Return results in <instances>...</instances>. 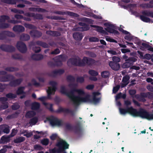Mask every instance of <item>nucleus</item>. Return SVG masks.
I'll list each match as a JSON object with an SVG mask.
<instances>
[{"mask_svg": "<svg viewBox=\"0 0 153 153\" xmlns=\"http://www.w3.org/2000/svg\"><path fill=\"white\" fill-rule=\"evenodd\" d=\"M1 1L4 3L10 4H16L17 2H22V3L28 4H31L29 1L26 0H1Z\"/></svg>", "mask_w": 153, "mask_h": 153, "instance_id": "11", "label": "nucleus"}, {"mask_svg": "<svg viewBox=\"0 0 153 153\" xmlns=\"http://www.w3.org/2000/svg\"><path fill=\"white\" fill-rule=\"evenodd\" d=\"M15 36L13 33L8 30H3L0 32V40L6 39L8 37H13Z\"/></svg>", "mask_w": 153, "mask_h": 153, "instance_id": "9", "label": "nucleus"}, {"mask_svg": "<svg viewBox=\"0 0 153 153\" xmlns=\"http://www.w3.org/2000/svg\"><path fill=\"white\" fill-rule=\"evenodd\" d=\"M67 81L69 82H74L75 81V77L71 75H68L66 77Z\"/></svg>", "mask_w": 153, "mask_h": 153, "instance_id": "44", "label": "nucleus"}, {"mask_svg": "<svg viewBox=\"0 0 153 153\" xmlns=\"http://www.w3.org/2000/svg\"><path fill=\"white\" fill-rule=\"evenodd\" d=\"M36 114V112L32 111H27L25 115V117L27 118H30L34 117Z\"/></svg>", "mask_w": 153, "mask_h": 153, "instance_id": "30", "label": "nucleus"}, {"mask_svg": "<svg viewBox=\"0 0 153 153\" xmlns=\"http://www.w3.org/2000/svg\"><path fill=\"white\" fill-rule=\"evenodd\" d=\"M0 48L3 51L9 52H13L15 50L13 46L5 44L1 45L0 46Z\"/></svg>", "mask_w": 153, "mask_h": 153, "instance_id": "12", "label": "nucleus"}, {"mask_svg": "<svg viewBox=\"0 0 153 153\" xmlns=\"http://www.w3.org/2000/svg\"><path fill=\"white\" fill-rule=\"evenodd\" d=\"M25 140V137H20L14 140V142L15 143H19L24 141Z\"/></svg>", "mask_w": 153, "mask_h": 153, "instance_id": "40", "label": "nucleus"}, {"mask_svg": "<svg viewBox=\"0 0 153 153\" xmlns=\"http://www.w3.org/2000/svg\"><path fill=\"white\" fill-rule=\"evenodd\" d=\"M30 39L29 35L25 33L22 34L20 37V39L23 41H27Z\"/></svg>", "mask_w": 153, "mask_h": 153, "instance_id": "38", "label": "nucleus"}, {"mask_svg": "<svg viewBox=\"0 0 153 153\" xmlns=\"http://www.w3.org/2000/svg\"><path fill=\"white\" fill-rule=\"evenodd\" d=\"M86 54L90 57L92 58H95L96 57L97 55L94 52L87 51L86 52Z\"/></svg>", "mask_w": 153, "mask_h": 153, "instance_id": "52", "label": "nucleus"}, {"mask_svg": "<svg viewBox=\"0 0 153 153\" xmlns=\"http://www.w3.org/2000/svg\"><path fill=\"white\" fill-rule=\"evenodd\" d=\"M30 34L32 37L39 38L42 36V33L37 30H32L30 32Z\"/></svg>", "mask_w": 153, "mask_h": 153, "instance_id": "22", "label": "nucleus"}, {"mask_svg": "<svg viewBox=\"0 0 153 153\" xmlns=\"http://www.w3.org/2000/svg\"><path fill=\"white\" fill-rule=\"evenodd\" d=\"M89 41L90 42H98L99 39L96 37H91L89 38Z\"/></svg>", "mask_w": 153, "mask_h": 153, "instance_id": "64", "label": "nucleus"}, {"mask_svg": "<svg viewBox=\"0 0 153 153\" xmlns=\"http://www.w3.org/2000/svg\"><path fill=\"white\" fill-rule=\"evenodd\" d=\"M19 70L17 68L12 67H7L5 68V71L10 72L16 71Z\"/></svg>", "mask_w": 153, "mask_h": 153, "instance_id": "36", "label": "nucleus"}, {"mask_svg": "<svg viewBox=\"0 0 153 153\" xmlns=\"http://www.w3.org/2000/svg\"><path fill=\"white\" fill-rule=\"evenodd\" d=\"M57 113L63 112L66 114H70L72 116H74L75 114L74 110H71L68 108L60 107L55 111Z\"/></svg>", "mask_w": 153, "mask_h": 153, "instance_id": "14", "label": "nucleus"}, {"mask_svg": "<svg viewBox=\"0 0 153 153\" xmlns=\"http://www.w3.org/2000/svg\"><path fill=\"white\" fill-rule=\"evenodd\" d=\"M65 127L66 129L68 130H73L74 132L76 134H79L82 131V126L81 122L78 121L77 122L76 125L73 127L71 124L66 123Z\"/></svg>", "mask_w": 153, "mask_h": 153, "instance_id": "6", "label": "nucleus"}, {"mask_svg": "<svg viewBox=\"0 0 153 153\" xmlns=\"http://www.w3.org/2000/svg\"><path fill=\"white\" fill-rule=\"evenodd\" d=\"M109 65L112 69L116 71L118 70L120 68L119 63L112 61L109 62Z\"/></svg>", "mask_w": 153, "mask_h": 153, "instance_id": "23", "label": "nucleus"}, {"mask_svg": "<svg viewBox=\"0 0 153 153\" xmlns=\"http://www.w3.org/2000/svg\"><path fill=\"white\" fill-rule=\"evenodd\" d=\"M142 96L143 97H148L149 99H152L153 98V93L148 92L147 93H144L142 94Z\"/></svg>", "mask_w": 153, "mask_h": 153, "instance_id": "41", "label": "nucleus"}, {"mask_svg": "<svg viewBox=\"0 0 153 153\" xmlns=\"http://www.w3.org/2000/svg\"><path fill=\"white\" fill-rule=\"evenodd\" d=\"M137 60V59L134 57H129L126 60L127 61L126 62L123 64L122 67L123 68H130L133 65L134 62H136Z\"/></svg>", "mask_w": 153, "mask_h": 153, "instance_id": "10", "label": "nucleus"}, {"mask_svg": "<svg viewBox=\"0 0 153 153\" xmlns=\"http://www.w3.org/2000/svg\"><path fill=\"white\" fill-rule=\"evenodd\" d=\"M25 88L24 87H19L16 91V94L18 95H20L22 94L25 93L24 90Z\"/></svg>", "mask_w": 153, "mask_h": 153, "instance_id": "46", "label": "nucleus"}, {"mask_svg": "<svg viewBox=\"0 0 153 153\" xmlns=\"http://www.w3.org/2000/svg\"><path fill=\"white\" fill-rule=\"evenodd\" d=\"M34 16L33 18L34 19L42 20L43 19V17L42 15L36 13L35 14L34 13Z\"/></svg>", "mask_w": 153, "mask_h": 153, "instance_id": "47", "label": "nucleus"}, {"mask_svg": "<svg viewBox=\"0 0 153 153\" xmlns=\"http://www.w3.org/2000/svg\"><path fill=\"white\" fill-rule=\"evenodd\" d=\"M12 58L16 59H22V57L20 55L18 54H15L13 55Z\"/></svg>", "mask_w": 153, "mask_h": 153, "instance_id": "58", "label": "nucleus"}, {"mask_svg": "<svg viewBox=\"0 0 153 153\" xmlns=\"http://www.w3.org/2000/svg\"><path fill=\"white\" fill-rule=\"evenodd\" d=\"M33 50L36 53H37L41 51V49L39 47L35 46L33 47Z\"/></svg>", "mask_w": 153, "mask_h": 153, "instance_id": "62", "label": "nucleus"}, {"mask_svg": "<svg viewBox=\"0 0 153 153\" xmlns=\"http://www.w3.org/2000/svg\"><path fill=\"white\" fill-rule=\"evenodd\" d=\"M8 99L7 97H0V102L2 105L1 106L3 109H5L7 108L8 107V103L7 102Z\"/></svg>", "mask_w": 153, "mask_h": 153, "instance_id": "18", "label": "nucleus"}, {"mask_svg": "<svg viewBox=\"0 0 153 153\" xmlns=\"http://www.w3.org/2000/svg\"><path fill=\"white\" fill-rule=\"evenodd\" d=\"M109 72L108 71H105L101 73V76L104 78L108 77L109 75Z\"/></svg>", "mask_w": 153, "mask_h": 153, "instance_id": "55", "label": "nucleus"}, {"mask_svg": "<svg viewBox=\"0 0 153 153\" xmlns=\"http://www.w3.org/2000/svg\"><path fill=\"white\" fill-rule=\"evenodd\" d=\"M38 118L36 117H35L30 119L29 123L33 125H35L38 121Z\"/></svg>", "mask_w": 153, "mask_h": 153, "instance_id": "42", "label": "nucleus"}, {"mask_svg": "<svg viewBox=\"0 0 153 153\" xmlns=\"http://www.w3.org/2000/svg\"><path fill=\"white\" fill-rule=\"evenodd\" d=\"M24 26L27 28L33 29L36 28V26L32 24H29L27 23H25L24 24Z\"/></svg>", "mask_w": 153, "mask_h": 153, "instance_id": "54", "label": "nucleus"}, {"mask_svg": "<svg viewBox=\"0 0 153 153\" xmlns=\"http://www.w3.org/2000/svg\"><path fill=\"white\" fill-rule=\"evenodd\" d=\"M56 146L58 147V149H56L53 148L50 150V153H60L63 152L65 150L68 149L69 145L66 141L63 140H60L56 144Z\"/></svg>", "mask_w": 153, "mask_h": 153, "instance_id": "3", "label": "nucleus"}, {"mask_svg": "<svg viewBox=\"0 0 153 153\" xmlns=\"http://www.w3.org/2000/svg\"><path fill=\"white\" fill-rule=\"evenodd\" d=\"M72 91L73 92V96H71V100L73 102V103L74 102V101H76L77 100V99L74 97V96H76L74 95V92H77L79 95H83L85 94V93L84 91L81 89H77L74 88L72 90Z\"/></svg>", "mask_w": 153, "mask_h": 153, "instance_id": "15", "label": "nucleus"}, {"mask_svg": "<svg viewBox=\"0 0 153 153\" xmlns=\"http://www.w3.org/2000/svg\"><path fill=\"white\" fill-rule=\"evenodd\" d=\"M14 79L13 76L10 74H7L4 76H0V82H6L12 80Z\"/></svg>", "mask_w": 153, "mask_h": 153, "instance_id": "17", "label": "nucleus"}, {"mask_svg": "<svg viewBox=\"0 0 153 153\" xmlns=\"http://www.w3.org/2000/svg\"><path fill=\"white\" fill-rule=\"evenodd\" d=\"M105 25L108 27H107L106 28H105V30H104L102 34L105 35H108V34L107 32L110 33L114 34L116 35H119L120 33L117 30L113 29H115L116 28L115 26L114 25L109 23H105Z\"/></svg>", "mask_w": 153, "mask_h": 153, "instance_id": "7", "label": "nucleus"}, {"mask_svg": "<svg viewBox=\"0 0 153 153\" xmlns=\"http://www.w3.org/2000/svg\"><path fill=\"white\" fill-rule=\"evenodd\" d=\"M88 73L91 76H96L98 75L97 72L93 70H89L88 71Z\"/></svg>", "mask_w": 153, "mask_h": 153, "instance_id": "51", "label": "nucleus"}, {"mask_svg": "<svg viewBox=\"0 0 153 153\" xmlns=\"http://www.w3.org/2000/svg\"><path fill=\"white\" fill-rule=\"evenodd\" d=\"M48 120L51 125L52 126H61L63 125V121L62 120L53 116H52L49 118Z\"/></svg>", "mask_w": 153, "mask_h": 153, "instance_id": "8", "label": "nucleus"}, {"mask_svg": "<svg viewBox=\"0 0 153 153\" xmlns=\"http://www.w3.org/2000/svg\"><path fill=\"white\" fill-rule=\"evenodd\" d=\"M10 137H10V135L7 137L3 136L1 137V140L2 142H8L10 141Z\"/></svg>", "mask_w": 153, "mask_h": 153, "instance_id": "49", "label": "nucleus"}, {"mask_svg": "<svg viewBox=\"0 0 153 153\" xmlns=\"http://www.w3.org/2000/svg\"><path fill=\"white\" fill-rule=\"evenodd\" d=\"M49 84L50 85H51L52 86V88L51 87H49L48 89L53 91V94H54L55 92L57 89L56 86L57 85V83L55 81H51L49 82Z\"/></svg>", "mask_w": 153, "mask_h": 153, "instance_id": "26", "label": "nucleus"}, {"mask_svg": "<svg viewBox=\"0 0 153 153\" xmlns=\"http://www.w3.org/2000/svg\"><path fill=\"white\" fill-rule=\"evenodd\" d=\"M90 29V27L89 26L86 24L83 27H82L80 28L79 30H80L81 31H87L89 30Z\"/></svg>", "mask_w": 153, "mask_h": 153, "instance_id": "56", "label": "nucleus"}, {"mask_svg": "<svg viewBox=\"0 0 153 153\" xmlns=\"http://www.w3.org/2000/svg\"><path fill=\"white\" fill-rule=\"evenodd\" d=\"M78 67H84L86 65L89 66L95 65L97 62L93 59L84 56L82 59L79 57Z\"/></svg>", "mask_w": 153, "mask_h": 153, "instance_id": "4", "label": "nucleus"}, {"mask_svg": "<svg viewBox=\"0 0 153 153\" xmlns=\"http://www.w3.org/2000/svg\"><path fill=\"white\" fill-rule=\"evenodd\" d=\"M16 47L19 51L22 53H25L27 51V48L26 45L22 42L19 41L17 42Z\"/></svg>", "mask_w": 153, "mask_h": 153, "instance_id": "13", "label": "nucleus"}, {"mask_svg": "<svg viewBox=\"0 0 153 153\" xmlns=\"http://www.w3.org/2000/svg\"><path fill=\"white\" fill-rule=\"evenodd\" d=\"M43 104L49 110L51 111H53V105L52 104H49L48 103L43 102Z\"/></svg>", "mask_w": 153, "mask_h": 153, "instance_id": "45", "label": "nucleus"}, {"mask_svg": "<svg viewBox=\"0 0 153 153\" xmlns=\"http://www.w3.org/2000/svg\"><path fill=\"white\" fill-rule=\"evenodd\" d=\"M60 52V50L58 48L55 49L53 51L51 52L49 54L52 55H57Z\"/></svg>", "mask_w": 153, "mask_h": 153, "instance_id": "59", "label": "nucleus"}, {"mask_svg": "<svg viewBox=\"0 0 153 153\" xmlns=\"http://www.w3.org/2000/svg\"><path fill=\"white\" fill-rule=\"evenodd\" d=\"M40 105L39 103L35 102L32 104L31 108L32 110H37L40 108Z\"/></svg>", "mask_w": 153, "mask_h": 153, "instance_id": "33", "label": "nucleus"}, {"mask_svg": "<svg viewBox=\"0 0 153 153\" xmlns=\"http://www.w3.org/2000/svg\"><path fill=\"white\" fill-rule=\"evenodd\" d=\"M46 18L48 19H54V20H63L64 19L62 17L60 16H46Z\"/></svg>", "mask_w": 153, "mask_h": 153, "instance_id": "43", "label": "nucleus"}, {"mask_svg": "<svg viewBox=\"0 0 153 153\" xmlns=\"http://www.w3.org/2000/svg\"><path fill=\"white\" fill-rule=\"evenodd\" d=\"M31 58L35 61H39L43 58V56L41 54H34L31 56Z\"/></svg>", "mask_w": 153, "mask_h": 153, "instance_id": "27", "label": "nucleus"}, {"mask_svg": "<svg viewBox=\"0 0 153 153\" xmlns=\"http://www.w3.org/2000/svg\"><path fill=\"white\" fill-rule=\"evenodd\" d=\"M128 108H127L126 109L122 108H119L120 112L121 114H124L127 113H128Z\"/></svg>", "mask_w": 153, "mask_h": 153, "instance_id": "50", "label": "nucleus"}, {"mask_svg": "<svg viewBox=\"0 0 153 153\" xmlns=\"http://www.w3.org/2000/svg\"><path fill=\"white\" fill-rule=\"evenodd\" d=\"M49 143V140L48 138H44L42 140L41 143L42 144L45 146L48 145Z\"/></svg>", "mask_w": 153, "mask_h": 153, "instance_id": "57", "label": "nucleus"}, {"mask_svg": "<svg viewBox=\"0 0 153 153\" xmlns=\"http://www.w3.org/2000/svg\"><path fill=\"white\" fill-rule=\"evenodd\" d=\"M73 37L76 40L80 41L82 39L83 36L81 33L75 32L73 33Z\"/></svg>", "mask_w": 153, "mask_h": 153, "instance_id": "28", "label": "nucleus"}, {"mask_svg": "<svg viewBox=\"0 0 153 153\" xmlns=\"http://www.w3.org/2000/svg\"><path fill=\"white\" fill-rule=\"evenodd\" d=\"M54 13L59 15H67L68 16L75 17L76 16V15H77V14L76 13L69 11H54Z\"/></svg>", "mask_w": 153, "mask_h": 153, "instance_id": "20", "label": "nucleus"}, {"mask_svg": "<svg viewBox=\"0 0 153 153\" xmlns=\"http://www.w3.org/2000/svg\"><path fill=\"white\" fill-rule=\"evenodd\" d=\"M10 17L7 15H3L0 16V29H5L10 27V24L5 23L6 20H8V22L14 24L20 22V21L14 20L10 19Z\"/></svg>", "mask_w": 153, "mask_h": 153, "instance_id": "2", "label": "nucleus"}, {"mask_svg": "<svg viewBox=\"0 0 153 153\" xmlns=\"http://www.w3.org/2000/svg\"><path fill=\"white\" fill-rule=\"evenodd\" d=\"M36 45L42 46L45 48H49V45L46 43L43 42L41 41H38L36 42Z\"/></svg>", "mask_w": 153, "mask_h": 153, "instance_id": "32", "label": "nucleus"}, {"mask_svg": "<svg viewBox=\"0 0 153 153\" xmlns=\"http://www.w3.org/2000/svg\"><path fill=\"white\" fill-rule=\"evenodd\" d=\"M84 81V77L83 76H78L76 78V81L78 83H82Z\"/></svg>", "mask_w": 153, "mask_h": 153, "instance_id": "53", "label": "nucleus"}, {"mask_svg": "<svg viewBox=\"0 0 153 153\" xmlns=\"http://www.w3.org/2000/svg\"><path fill=\"white\" fill-rule=\"evenodd\" d=\"M106 40L110 42H114V43H117V41L111 38H110V37L107 36L106 38Z\"/></svg>", "mask_w": 153, "mask_h": 153, "instance_id": "63", "label": "nucleus"}, {"mask_svg": "<svg viewBox=\"0 0 153 153\" xmlns=\"http://www.w3.org/2000/svg\"><path fill=\"white\" fill-rule=\"evenodd\" d=\"M100 94V93L98 92H93L92 93L93 97L92 99L90 98L91 96L89 94L86 95L84 97H82L79 96H74L77 100L74 101V102L73 103L75 105H79L81 102H89L97 103L99 102L100 99L99 98H97L96 96Z\"/></svg>", "mask_w": 153, "mask_h": 153, "instance_id": "1", "label": "nucleus"}, {"mask_svg": "<svg viewBox=\"0 0 153 153\" xmlns=\"http://www.w3.org/2000/svg\"><path fill=\"white\" fill-rule=\"evenodd\" d=\"M48 65L52 67L55 66H58L61 65L62 63L60 61L55 62H53L52 61H49L48 62Z\"/></svg>", "mask_w": 153, "mask_h": 153, "instance_id": "34", "label": "nucleus"}, {"mask_svg": "<svg viewBox=\"0 0 153 153\" xmlns=\"http://www.w3.org/2000/svg\"><path fill=\"white\" fill-rule=\"evenodd\" d=\"M130 77L129 76H124L123 77V79H122V82L123 83H128V81Z\"/></svg>", "mask_w": 153, "mask_h": 153, "instance_id": "61", "label": "nucleus"}, {"mask_svg": "<svg viewBox=\"0 0 153 153\" xmlns=\"http://www.w3.org/2000/svg\"><path fill=\"white\" fill-rule=\"evenodd\" d=\"M79 56L71 58L69 59L67 62V63L69 65L70 64L76 66H78Z\"/></svg>", "mask_w": 153, "mask_h": 153, "instance_id": "16", "label": "nucleus"}, {"mask_svg": "<svg viewBox=\"0 0 153 153\" xmlns=\"http://www.w3.org/2000/svg\"><path fill=\"white\" fill-rule=\"evenodd\" d=\"M60 92L63 94L66 95L68 96L71 100V96L73 95V92L72 90L69 92H68L67 90L64 86H61L60 88Z\"/></svg>", "mask_w": 153, "mask_h": 153, "instance_id": "19", "label": "nucleus"}, {"mask_svg": "<svg viewBox=\"0 0 153 153\" xmlns=\"http://www.w3.org/2000/svg\"><path fill=\"white\" fill-rule=\"evenodd\" d=\"M7 98L8 99H13L16 97L17 96L16 94L12 93H9L6 95Z\"/></svg>", "mask_w": 153, "mask_h": 153, "instance_id": "48", "label": "nucleus"}, {"mask_svg": "<svg viewBox=\"0 0 153 153\" xmlns=\"http://www.w3.org/2000/svg\"><path fill=\"white\" fill-rule=\"evenodd\" d=\"M143 15L153 18V12L148 10H145L142 12Z\"/></svg>", "mask_w": 153, "mask_h": 153, "instance_id": "35", "label": "nucleus"}, {"mask_svg": "<svg viewBox=\"0 0 153 153\" xmlns=\"http://www.w3.org/2000/svg\"><path fill=\"white\" fill-rule=\"evenodd\" d=\"M9 126L7 125H1L0 126V130L2 131L4 133L8 134L10 132Z\"/></svg>", "mask_w": 153, "mask_h": 153, "instance_id": "29", "label": "nucleus"}, {"mask_svg": "<svg viewBox=\"0 0 153 153\" xmlns=\"http://www.w3.org/2000/svg\"><path fill=\"white\" fill-rule=\"evenodd\" d=\"M64 70L62 69L55 70L51 72L50 74L51 76H55L57 75H61L64 73Z\"/></svg>", "mask_w": 153, "mask_h": 153, "instance_id": "24", "label": "nucleus"}, {"mask_svg": "<svg viewBox=\"0 0 153 153\" xmlns=\"http://www.w3.org/2000/svg\"><path fill=\"white\" fill-rule=\"evenodd\" d=\"M12 147V146L10 145H5L4 146L3 148L0 150V153H6L7 149H11Z\"/></svg>", "mask_w": 153, "mask_h": 153, "instance_id": "39", "label": "nucleus"}, {"mask_svg": "<svg viewBox=\"0 0 153 153\" xmlns=\"http://www.w3.org/2000/svg\"><path fill=\"white\" fill-rule=\"evenodd\" d=\"M13 30L16 32H22L25 31L24 27L20 25H16L13 28Z\"/></svg>", "mask_w": 153, "mask_h": 153, "instance_id": "25", "label": "nucleus"}, {"mask_svg": "<svg viewBox=\"0 0 153 153\" xmlns=\"http://www.w3.org/2000/svg\"><path fill=\"white\" fill-rule=\"evenodd\" d=\"M128 113L134 117H140L144 118L147 111L144 109L141 108L139 111L136 109L133 108L132 106L128 108Z\"/></svg>", "mask_w": 153, "mask_h": 153, "instance_id": "5", "label": "nucleus"}, {"mask_svg": "<svg viewBox=\"0 0 153 153\" xmlns=\"http://www.w3.org/2000/svg\"><path fill=\"white\" fill-rule=\"evenodd\" d=\"M30 11L32 12H46V10L45 9L40 8H36V7H30L29 8Z\"/></svg>", "mask_w": 153, "mask_h": 153, "instance_id": "31", "label": "nucleus"}, {"mask_svg": "<svg viewBox=\"0 0 153 153\" xmlns=\"http://www.w3.org/2000/svg\"><path fill=\"white\" fill-rule=\"evenodd\" d=\"M146 16L143 15H140V19L143 22H149L151 21V19L146 17Z\"/></svg>", "mask_w": 153, "mask_h": 153, "instance_id": "37", "label": "nucleus"}, {"mask_svg": "<svg viewBox=\"0 0 153 153\" xmlns=\"http://www.w3.org/2000/svg\"><path fill=\"white\" fill-rule=\"evenodd\" d=\"M22 79L19 78L10 81L9 84V85L13 87H15L19 85L22 81Z\"/></svg>", "mask_w": 153, "mask_h": 153, "instance_id": "21", "label": "nucleus"}, {"mask_svg": "<svg viewBox=\"0 0 153 153\" xmlns=\"http://www.w3.org/2000/svg\"><path fill=\"white\" fill-rule=\"evenodd\" d=\"M47 92L48 94V99H51V95H53L54 94H53V91L48 89L47 90Z\"/></svg>", "mask_w": 153, "mask_h": 153, "instance_id": "60", "label": "nucleus"}]
</instances>
